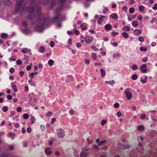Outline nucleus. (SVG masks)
<instances>
[{
  "label": "nucleus",
  "mask_w": 157,
  "mask_h": 157,
  "mask_svg": "<svg viewBox=\"0 0 157 157\" xmlns=\"http://www.w3.org/2000/svg\"><path fill=\"white\" fill-rule=\"evenodd\" d=\"M130 89V88H128L126 89L125 90L124 93L126 96V98L128 100L131 99L132 97V93L129 90Z\"/></svg>",
  "instance_id": "obj_1"
},
{
  "label": "nucleus",
  "mask_w": 157,
  "mask_h": 157,
  "mask_svg": "<svg viewBox=\"0 0 157 157\" xmlns=\"http://www.w3.org/2000/svg\"><path fill=\"white\" fill-rule=\"evenodd\" d=\"M57 134L58 138L60 139L63 138L64 136V132L62 129H59L57 131Z\"/></svg>",
  "instance_id": "obj_2"
},
{
  "label": "nucleus",
  "mask_w": 157,
  "mask_h": 157,
  "mask_svg": "<svg viewBox=\"0 0 157 157\" xmlns=\"http://www.w3.org/2000/svg\"><path fill=\"white\" fill-rule=\"evenodd\" d=\"M147 65L146 64H143L140 67V71L143 73H146L147 71L146 68Z\"/></svg>",
  "instance_id": "obj_3"
},
{
  "label": "nucleus",
  "mask_w": 157,
  "mask_h": 157,
  "mask_svg": "<svg viewBox=\"0 0 157 157\" xmlns=\"http://www.w3.org/2000/svg\"><path fill=\"white\" fill-rule=\"evenodd\" d=\"M141 33V31L139 29H135L134 31V34L137 36L140 35Z\"/></svg>",
  "instance_id": "obj_4"
},
{
  "label": "nucleus",
  "mask_w": 157,
  "mask_h": 157,
  "mask_svg": "<svg viewBox=\"0 0 157 157\" xmlns=\"http://www.w3.org/2000/svg\"><path fill=\"white\" fill-rule=\"evenodd\" d=\"M112 26L109 24H108L105 26V28L107 30H110L112 29Z\"/></svg>",
  "instance_id": "obj_5"
},
{
  "label": "nucleus",
  "mask_w": 157,
  "mask_h": 157,
  "mask_svg": "<svg viewBox=\"0 0 157 157\" xmlns=\"http://www.w3.org/2000/svg\"><path fill=\"white\" fill-rule=\"evenodd\" d=\"M45 151L46 154L48 155H50L51 154L52 152V151H51L50 148L48 147L45 150Z\"/></svg>",
  "instance_id": "obj_6"
},
{
  "label": "nucleus",
  "mask_w": 157,
  "mask_h": 157,
  "mask_svg": "<svg viewBox=\"0 0 157 157\" xmlns=\"http://www.w3.org/2000/svg\"><path fill=\"white\" fill-rule=\"evenodd\" d=\"M110 17L113 19H117L118 16L116 13H113L110 15Z\"/></svg>",
  "instance_id": "obj_7"
},
{
  "label": "nucleus",
  "mask_w": 157,
  "mask_h": 157,
  "mask_svg": "<svg viewBox=\"0 0 157 157\" xmlns=\"http://www.w3.org/2000/svg\"><path fill=\"white\" fill-rule=\"evenodd\" d=\"M137 129L139 131H143L144 129V127L142 125H140L137 127Z\"/></svg>",
  "instance_id": "obj_8"
},
{
  "label": "nucleus",
  "mask_w": 157,
  "mask_h": 157,
  "mask_svg": "<svg viewBox=\"0 0 157 157\" xmlns=\"http://www.w3.org/2000/svg\"><path fill=\"white\" fill-rule=\"evenodd\" d=\"M117 147L120 149H123V144L120 143H117Z\"/></svg>",
  "instance_id": "obj_9"
},
{
  "label": "nucleus",
  "mask_w": 157,
  "mask_h": 157,
  "mask_svg": "<svg viewBox=\"0 0 157 157\" xmlns=\"http://www.w3.org/2000/svg\"><path fill=\"white\" fill-rule=\"evenodd\" d=\"M122 29L124 31H129L130 30V28L127 26H125L122 28Z\"/></svg>",
  "instance_id": "obj_10"
},
{
  "label": "nucleus",
  "mask_w": 157,
  "mask_h": 157,
  "mask_svg": "<svg viewBox=\"0 0 157 157\" xmlns=\"http://www.w3.org/2000/svg\"><path fill=\"white\" fill-rule=\"evenodd\" d=\"M114 80H112L110 81H106L105 83L107 84H110L111 85H113L114 83Z\"/></svg>",
  "instance_id": "obj_11"
},
{
  "label": "nucleus",
  "mask_w": 157,
  "mask_h": 157,
  "mask_svg": "<svg viewBox=\"0 0 157 157\" xmlns=\"http://www.w3.org/2000/svg\"><path fill=\"white\" fill-rule=\"evenodd\" d=\"M93 39L92 38L90 39H86L85 40V41L86 43L90 44L93 41Z\"/></svg>",
  "instance_id": "obj_12"
},
{
  "label": "nucleus",
  "mask_w": 157,
  "mask_h": 157,
  "mask_svg": "<svg viewBox=\"0 0 157 157\" xmlns=\"http://www.w3.org/2000/svg\"><path fill=\"white\" fill-rule=\"evenodd\" d=\"M100 71L101 72V76L102 77L104 76L105 74V70L103 69H100Z\"/></svg>",
  "instance_id": "obj_13"
},
{
  "label": "nucleus",
  "mask_w": 157,
  "mask_h": 157,
  "mask_svg": "<svg viewBox=\"0 0 157 157\" xmlns=\"http://www.w3.org/2000/svg\"><path fill=\"white\" fill-rule=\"evenodd\" d=\"M137 139L139 142L140 141H142L144 140V138L141 136H138L137 137Z\"/></svg>",
  "instance_id": "obj_14"
},
{
  "label": "nucleus",
  "mask_w": 157,
  "mask_h": 157,
  "mask_svg": "<svg viewBox=\"0 0 157 157\" xmlns=\"http://www.w3.org/2000/svg\"><path fill=\"white\" fill-rule=\"evenodd\" d=\"M130 147V145L128 144L123 145V149H129Z\"/></svg>",
  "instance_id": "obj_15"
},
{
  "label": "nucleus",
  "mask_w": 157,
  "mask_h": 157,
  "mask_svg": "<svg viewBox=\"0 0 157 157\" xmlns=\"http://www.w3.org/2000/svg\"><path fill=\"white\" fill-rule=\"evenodd\" d=\"M11 85L12 86V88L13 89L14 91L15 92H17V89L16 86L14 84H13L12 83H11Z\"/></svg>",
  "instance_id": "obj_16"
},
{
  "label": "nucleus",
  "mask_w": 157,
  "mask_h": 157,
  "mask_svg": "<svg viewBox=\"0 0 157 157\" xmlns=\"http://www.w3.org/2000/svg\"><path fill=\"white\" fill-rule=\"evenodd\" d=\"M132 25L134 27H136L138 26V24L137 21H134L132 22Z\"/></svg>",
  "instance_id": "obj_17"
},
{
  "label": "nucleus",
  "mask_w": 157,
  "mask_h": 157,
  "mask_svg": "<svg viewBox=\"0 0 157 157\" xmlns=\"http://www.w3.org/2000/svg\"><path fill=\"white\" fill-rule=\"evenodd\" d=\"M151 23H155L156 24H157V19L155 18H153L152 19Z\"/></svg>",
  "instance_id": "obj_18"
},
{
  "label": "nucleus",
  "mask_w": 157,
  "mask_h": 157,
  "mask_svg": "<svg viewBox=\"0 0 157 157\" xmlns=\"http://www.w3.org/2000/svg\"><path fill=\"white\" fill-rule=\"evenodd\" d=\"M123 36L125 38H128L129 37V35L128 33L126 32H123L122 33Z\"/></svg>",
  "instance_id": "obj_19"
},
{
  "label": "nucleus",
  "mask_w": 157,
  "mask_h": 157,
  "mask_svg": "<svg viewBox=\"0 0 157 157\" xmlns=\"http://www.w3.org/2000/svg\"><path fill=\"white\" fill-rule=\"evenodd\" d=\"M45 48L43 46H41L39 48L40 51L41 52H44L45 51Z\"/></svg>",
  "instance_id": "obj_20"
},
{
  "label": "nucleus",
  "mask_w": 157,
  "mask_h": 157,
  "mask_svg": "<svg viewBox=\"0 0 157 157\" xmlns=\"http://www.w3.org/2000/svg\"><path fill=\"white\" fill-rule=\"evenodd\" d=\"M120 56H121V55H120V54L118 52H117L116 53H114L113 54V58L114 59H115L116 57H120Z\"/></svg>",
  "instance_id": "obj_21"
},
{
  "label": "nucleus",
  "mask_w": 157,
  "mask_h": 157,
  "mask_svg": "<svg viewBox=\"0 0 157 157\" xmlns=\"http://www.w3.org/2000/svg\"><path fill=\"white\" fill-rule=\"evenodd\" d=\"M106 140H103L102 141H100L98 143V145L99 146H100L102 145H104L106 143Z\"/></svg>",
  "instance_id": "obj_22"
},
{
  "label": "nucleus",
  "mask_w": 157,
  "mask_h": 157,
  "mask_svg": "<svg viewBox=\"0 0 157 157\" xmlns=\"http://www.w3.org/2000/svg\"><path fill=\"white\" fill-rule=\"evenodd\" d=\"M22 52L24 53H26L28 52L29 50L27 48H24L21 50Z\"/></svg>",
  "instance_id": "obj_23"
},
{
  "label": "nucleus",
  "mask_w": 157,
  "mask_h": 157,
  "mask_svg": "<svg viewBox=\"0 0 157 157\" xmlns=\"http://www.w3.org/2000/svg\"><path fill=\"white\" fill-rule=\"evenodd\" d=\"M144 6H143L141 5L139 7V9L140 12H144Z\"/></svg>",
  "instance_id": "obj_24"
},
{
  "label": "nucleus",
  "mask_w": 157,
  "mask_h": 157,
  "mask_svg": "<svg viewBox=\"0 0 157 157\" xmlns=\"http://www.w3.org/2000/svg\"><path fill=\"white\" fill-rule=\"evenodd\" d=\"M140 49L141 51L146 52L147 51V49L146 47H140Z\"/></svg>",
  "instance_id": "obj_25"
},
{
  "label": "nucleus",
  "mask_w": 157,
  "mask_h": 157,
  "mask_svg": "<svg viewBox=\"0 0 157 157\" xmlns=\"http://www.w3.org/2000/svg\"><path fill=\"white\" fill-rule=\"evenodd\" d=\"M92 56L94 60H96L97 59V56L96 53H92Z\"/></svg>",
  "instance_id": "obj_26"
},
{
  "label": "nucleus",
  "mask_w": 157,
  "mask_h": 157,
  "mask_svg": "<svg viewBox=\"0 0 157 157\" xmlns=\"http://www.w3.org/2000/svg\"><path fill=\"white\" fill-rule=\"evenodd\" d=\"M1 36L4 38H6L8 37V35L6 33H2L1 35Z\"/></svg>",
  "instance_id": "obj_27"
},
{
  "label": "nucleus",
  "mask_w": 157,
  "mask_h": 157,
  "mask_svg": "<svg viewBox=\"0 0 157 157\" xmlns=\"http://www.w3.org/2000/svg\"><path fill=\"white\" fill-rule=\"evenodd\" d=\"M138 40L139 41L141 42H143L144 41V38L142 36H140L138 37Z\"/></svg>",
  "instance_id": "obj_28"
},
{
  "label": "nucleus",
  "mask_w": 157,
  "mask_h": 157,
  "mask_svg": "<svg viewBox=\"0 0 157 157\" xmlns=\"http://www.w3.org/2000/svg\"><path fill=\"white\" fill-rule=\"evenodd\" d=\"M107 123V121L105 120H103L101 121V124L102 126H104L105 124Z\"/></svg>",
  "instance_id": "obj_29"
},
{
  "label": "nucleus",
  "mask_w": 157,
  "mask_h": 157,
  "mask_svg": "<svg viewBox=\"0 0 157 157\" xmlns=\"http://www.w3.org/2000/svg\"><path fill=\"white\" fill-rule=\"evenodd\" d=\"M48 64L50 66H52L54 63V61L52 59L49 60L48 62Z\"/></svg>",
  "instance_id": "obj_30"
},
{
  "label": "nucleus",
  "mask_w": 157,
  "mask_h": 157,
  "mask_svg": "<svg viewBox=\"0 0 157 157\" xmlns=\"http://www.w3.org/2000/svg\"><path fill=\"white\" fill-rule=\"evenodd\" d=\"M29 115L27 113H25L23 115V117L25 119H28L29 117Z\"/></svg>",
  "instance_id": "obj_31"
},
{
  "label": "nucleus",
  "mask_w": 157,
  "mask_h": 157,
  "mask_svg": "<svg viewBox=\"0 0 157 157\" xmlns=\"http://www.w3.org/2000/svg\"><path fill=\"white\" fill-rule=\"evenodd\" d=\"M137 77V75L135 74L133 75L132 77V79L133 80H136Z\"/></svg>",
  "instance_id": "obj_32"
},
{
  "label": "nucleus",
  "mask_w": 157,
  "mask_h": 157,
  "mask_svg": "<svg viewBox=\"0 0 157 157\" xmlns=\"http://www.w3.org/2000/svg\"><path fill=\"white\" fill-rule=\"evenodd\" d=\"M103 21V19L102 18V17H100L98 21V24H101Z\"/></svg>",
  "instance_id": "obj_33"
},
{
  "label": "nucleus",
  "mask_w": 157,
  "mask_h": 157,
  "mask_svg": "<svg viewBox=\"0 0 157 157\" xmlns=\"http://www.w3.org/2000/svg\"><path fill=\"white\" fill-rule=\"evenodd\" d=\"M129 12L131 13H132L134 11V9L133 7H131L129 9Z\"/></svg>",
  "instance_id": "obj_34"
},
{
  "label": "nucleus",
  "mask_w": 157,
  "mask_h": 157,
  "mask_svg": "<svg viewBox=\"0 0 157 157\" xmlns=\"http://www.w3.org/2000/svg\"><path fill=\"white\" fill-rule=\"evenodd\" d=\"M2 110L4 112H6L8 110V108L6 106H4L2 107Z\"/></svg>",
  "instance_id": "obj_35"
},
{
  "label": "nucleus",
  "mask_w": 157,
  "mask_h": 157,
  "mask_svg": "<svg viewBox=\"0 0 157 157\" xmlns=\"http://www.w3.org/2000/svg\"><path fill=\"white\" fill-rule=\"evenodd\" d=\"M132 68L134 70H136L137 69V67L136 65H133L132 66Z\"/></svg>",
  "instance_id": "obj_36"
},
{
  "label": "nucleus",
  "mask_w": 157,
  "mask_h": 157,
  "mask_svg": "<svg viewBox=\"0 0 157 157\" xmlns=\"http://www.w3.org/2000/svg\"><path fill=\"white\" fill-rule=\"evenodd\" d=\"M30 119L31 120V123H34L35 121V119L34 117H32L30 118Z\"/></svg>",
  "instance_id": "obj_37"
},
{
  "label": "nucleus",
  "mask_w": 157,
  "mask_h": 157,
  "mask_svg": "<svg viewBox=\"0 0 157 157\" xmlns=\"http://www.w3.org/2000/svg\"><path fill=\"white\" fill-rule=\"evenodd\" d=\"M74 33H75V34H76L77 35H78L79 34V31L78 30L76 29L75 28V30L74 31Z\"/></svg>",
  "instance_id": "obj_38"
},
{
  "label": "nucleus",
  "mask_w": 157,
  "mask_h": 157,
  "mask_svg": "<svg viewBox=\"0 0 157 157\" xmlns=\"http://www.w3.org/2000/svg\"><path fill=\"white\" fill-rule=\"evenodd\" d=\"M17 64L18 65H21L22 64V61L20 59L17 60L16 62Z\"/></svg>",
  "instance_id": "obj_39"
},
{
  "label": "nucleus",
  "mask_w": 157,
  "mask_h": 157,
  "mask_svg": "<svg viewBox=\"0 0 157 157\" xmlns=\"http://www.w3.org/2000/svg\"><path fill=\"white\" fill-rule=\"evenodd\" d=\"M119 104L118 103H116L114 104V107L115 108H117L119 107Z\"/></svg>",
  "instance_id": "obj_40"
},
{
  "label": "nucleus",
  "mask_w": 157,
  "mask_h": 157,
  "mask_svg": "<svg viewBox=\"0 0 157 157\" xmlns=\"http://www.w3.org/2000/svg\"><path fill=\"white\" fill-rule=\"evenodd\" d=\"M118 33L117 32H116L114 31H113L112 33L111 34L113 36H115L116 35L118 34Z\"/></svg>",
  "instance_id": "obj_41"
},
{
  "label": "nucleus",
  "mask_w": 157,
  "mask_h": 157,
  "mask_svg": "<svg viewBox=\"0 0 157 157\" xmlns=\"http://www.w3.org/2000/svg\"><path fill=\"white\" fill-rule=\"evenodd\" d=\"M80 27H82V29L83 30H85L87 29L86 25H83L82 24L81 25Z\"/></svg>",
  "instance_id": "obj_42"
},
{
  "label": "nucleus",
  "mask_w": 157,
  "mask_h": 157,
  "mask_svg": "<svg viewBox=\"0 0 157 157\" xmlns=\"http://www.w3.org/2000/svg\"><path fill=\"white\" fill-rule=\"evenodd\" d=\"M86 154L85 153H82L80 154V157H86Z\"/></svg>",
  "instance_id": "obj_43"
},
{
  "label": "nucleus",
  "mask_w": 157,
  "mask_h": 157,
  "mask_svg": "<svg viewBox=\"0 0 157 157\" xmlns=\"http://www.w3.org/2000/svg\"><path fill=\"white\" fill-rule=\"evenodd\" d=\"M140 117L141 119H144L146 118V115L144 114H142L141 115Z\"/></svg>",
  "instance_id": "obj_44"
},
{
  "label": "nucleus",
  "mask_w": 157,
  "mask_h": 157,
  "mask_svg": "<svg viewBox=\"0 0 157 157\" xmlns=\"http://www.w3.org/2000/svg\"><path fill=\"white\" fill-rule=\"evenodd\" d=\"M29 77L31 79H33L34 78V75L33 74V72L31 73L29 75Z\"/></svg>",
  "instance_id": "obj_45"
},
{
  "label": "nucleus",
  "mask_w": 157,
  "mask_h": 157,
  "mask_svg": "<svg viewBox=\"0 0 157 157\" xmlns=\"http://www.w3.org/2000/svg\"><path fill=\"white\" fill-rule=\"evenodd\" d=\"M56 121V119L55 118H52L50 122V124H53L54 122Z\"/></svg>",
  "instance_id": "obj_46"
},
{
  "label": "nucleus",
  "mask_w": 157,
  "mask_h": 157,
  "mask_svg": "<svg viewBox=\"0 0 157 157\" xmlns=\"http://www.w3.org/2000/svg\"><path fill=\"white\" fill-rule=\"evenodd\" d=\"M52 114V113L51 111L48 112L47 114V116L48 117L51 116Z\"/></svg>",
  "instance_id": "obj_47"
},
{
  "label": "nucleus",
  "mask_w": 157,
  "mask_h": 157,
  "mask_svg": "<svg viewBox=\"0 0 157 157\" xmlns=\"http://www.w3.org/2000/svg\"><path fill=\"white\" fill-rule=\"evenodd\" d=\"M140 81L142 83H146L147 82V80L146 79H141L140 80Z\"/></svg>",
  "instance_id": "obj_48"
},
{
  "label": "nucleus",
  "mask_w": 157,
  "mask_h": 157,
  "mask_svg": "<svg viewBox=\"0 0 157 157\" xmlns=\"http://www.w3.org/2000/svg\"><path fill=\"white\" fill-rule=\"evenodd\" d=\"M9 71L10 73H13L14 71V69L13 68L11 67Z\"/></svg>",
  "instance_id": "obj_49"
},
{
  "label": "nucleus",
  "mask_w": 157,
  "mask_h": 157,
  "mask_svg": "<svg viewBox=\"0 0 157 157\" xmlns=\"http://www.w3.org/2000/svg\"><path fill=\"white\" fill-rule=\"evenodd\" d=\"M55 44V43L53 41H51L50 42V46L51 47H54Z\"/></svg>",
  "instance_id": "obj_50"
},
{
  "label": "nucleus",
  "mask_w": 157,
  "mask_h": 157,
  "mask_svg": "<svg viewBox=\"0 0 157 157\" xmlns=\"http://www.w3.org/2000/svg\"><path fill=\"white\" fill-rule=\"evenodd\" d=\"M152 9L155 10H157V4H155L154 6L152 7Z\"/></svg>",
  "instance_id": "obj_51"
},
{
  "label": "nucleus",
  "mask_w": 157,
  "mask_h": 157,
  "mask_svg": "<svg viewBox=\"0 0 157 157\" xmlns=\"http://www.w3.org/2000/svg\"><path fill=\"white\" fill-rule=\"evenodd\" d=\"M17 110L18 112H20L22 110L21 108L20 107H18L17 108Z\"/></svg>",
  "instance_id": "obj_52"
},
{
  "label": "nucleus",
  "mask_w": 157,
  "mask_h": 157,
  "mask_svg": "<svg viewBox=\"0 0 157 157\" xmlns=\"http://www.w3.org/2000/svg\"><path fill=\"white\" fill-rule=\"evenodd\" d=\"M92 49L94 51H98V49L95 46H92L91 47Z\"/></svg>",
  "instance_id": "obj_53"
},
{
  "label": "nucleus",
  "mask_w": 157,
  "mask_h": 157,
  "mask_svg": "<svg viewBox=\"0 0 157 157\" xmlns=\"http://www.w3.org/2000/svg\"><path fill=\"white\" fill-rule=\"evenodd\" d=\"M117 116L118 117H119L121 116V113L120 112L118 111L117 113Z\"/></svg>",
  "instance_id": "obj_54"
},
{
  "label": "nucleus",
  "mask_w": 157,
  "mask_h": 157,
  "mask_svg": "<svg viewBox=\"0 0 157 157\" xmlns=\"http://www.w3.org/2000/svg\"><path fill=\"white\" fill-rule=\"evenodd\" d=\"M7 98L8 99L11 100L12 99V97L11 95H9L7 96Z\"/></svg>",
  "instance_id": "obj_55"
},
{
  "label": "nucleus",
  "mask_w": 157,
  "mask_h": 157,
  "mask_svg": "<svg viewBox=\"0 0 157 157\" xmlns=\"http://www.w3.org/2000/svg\"><path fill=\"white\" fill-rule=\"evenodd\" d=\"M19 74L21 77H22L24 75V72L23 71H21L19 72Z\"/></svg>",
  "instance_id": "obj_56"
},
{
  "label": "nucleus",
  "mask_w": 157,
  "mask_h": 157,
  "mask_svg": "<svg viewBox=\"0 0 157 157\" xmlns=\"http://www.w3.org/2000/svg\"><path fill=\"white\" fill-rule=\"evenodd\" d=\"M31 69V67L30 65H28L26 67V69L27 70L29 71Z\"/></svg>",
  "instance_id": "obj_57"
},
{
  "label": "nucleus",
  "mask_w": 157,
  "mask_h": 157,
  "mask_svg": "<svg viewBox=\"0 0 157 157\" xmlns=\"http://www.w3.org/2000/svg\"><path fill=\"white\" fill-rule=\"evenodd\" d=\"M142 16L141 15H139L138 16V19L140 21H141L142 20Z\"/></svg>",
  "instance_id": "obj_58"
},
{
  "label": "nucleus",
  "mask_w": 157,
  "mask_h": 157,
  "mask_svg": "<svg viewBox=\"0 0 157 157\" xmlns=\"http://www.w3.org/2000/svg\"><path fill=\"white\" fill-rule=\"evenodd\" d=\"M147 61V58L146 57H144L142 59V61L144 62H146Z\"/></svg>",
  "instance_id": "obj_59"
},
{
  "label": "nucleus",
  "mask_w": 157,
  "mask_h": 157,
  "mask_svg": "<svg viewBox=\"0 0 157 157\" xmlns=\"http://www.w3.org/2000/svg\"><path fill=\"white\" fill-rule=\"evenodd\" d=\"M82 150L84 151H88L90 150V148H86L85 147H83L82 148Z\"/></svg>",
  "instance_id": "obj_60"
},
{
  "label": "nucleus",
  "mask_w": 157,
  "mask_h": 157,
  "mask_svg": "<svg viewBox=\"0 0 157 157\" xmlns=\"http://www.w3.org/2000/svg\"><path fill=\"white\" fill-rule=\"evenodd\" d=\"M113 27L114 28H117L118 27V24L117 23H115L113 25Z\"/></svg>",
  "instance_id": "obj_61"
},
{
  "label": "nucleus",
  "mask_w": 157,
  "mask_h": 157,
  "mask_svg": "<svg viewBox=\"0 0 157 157\" xmlns=\"http://www.w3.org/2000/svg\"><path fill=\"white\" fill-rule=\"evenodd\" d=\"M76 46L77 48H79L81 46V44L80 43H77L76 44Z\"/></svg>",
  "instance_id": "obj_62"
},
{
  "label": "nucleus",
  "mask_w": 157,
  "mask_h": 157,
  "mask_svg": "<svg viewBox=\"0 0 157 157\" xmlns=\"http://www.w3.org/2000/svg\"><path fill=\"white\" fill-rule=\"evenodd\" d=\"M85 63L86 64H88L89 63V61L88 60L86 59L85 60Z\"/></svg>",
  "instance_id": "obj_63"
},
{
  "label": "nucleus",
  "mask_w": 157,
  "mask_h": 157,
  "mask_svg": "<svg viewBox=\"0 0 157 157\" xmlns=\"http://www.w3.org/2000/svg\"><path fill=\"white\" fill-rule=\"evenodd\" d=\"M55 155L57 156H59L60 155L59 153V152L58 151H56L55 153Z\"/></svg>",
  "instance_id": "obj_64"
}]
</instances>
